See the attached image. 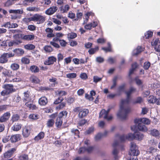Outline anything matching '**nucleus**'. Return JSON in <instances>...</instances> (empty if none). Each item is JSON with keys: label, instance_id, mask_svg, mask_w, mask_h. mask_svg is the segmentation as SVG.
Segmentation results:
<instances>
[{"label": "nucleus", "instance_id": "nucleus-30", "mask_svg": "<svg viewBox=\"0 0 160 160\" xmlns=\"http://www.w3.org/2000/svg\"><path fill=\"white\" fill-rule=\"evenodd\" d=\"M68 114L67 111L65 110H63L61 112L58 114V117L60 118H66Z\"/></svg>", "mask_w": 160, "mask_h": 160}, {"label": "nucleus", "instance_id": "nucleus-21", "mask_svg": "<svg viewBox=\"0 0 160 160\" xmlns=\"http://www.w3.org/2000/svg\"><path fill=\"white\" fill-rule=\"evenodd\" d=\"M24 97L23 99V102L30 101L31 100L30 96V94L29 92L27 91L24 93Z\"/></svg>", "mask_w": 160, "mask_h": 160}, {"label": "nucleus", "instance_id": "nucleus-12", "mask_svg": "<svg viewBox=\"0 0 160 160\" xmlns=\"http://www.w3.org/2000/svg\"><path fill=\"white\" fill-rule=\"evenodd\" d=\"M58 9L56 6L51 7L46 11L45 13L48 15H52L57 11Z\"/></svg>", "mask_w": 160, "mask_h": 160}, {"label": "nucleus", "instance_id": "nucleus-50", "mask_svg": "<svg viewBox=\"0 0 160 160\" xmlns=\"http://www.w3.org/2000/svg\"><path fill=\"white\" fill-rule=\"evenodd\" d=\"M19 118V116L16 114L13 115L12 118V120L13 122L17 121Z\"/></svg>", "mask_w": 160, "mask_h": 160}, {"label": "nucleus", "instance_id": "nucleus-7", "mask_svg": "<svg viewBox=\"0 0 160 160\" xmlns=\"http://www.w3.org/2000/svg\"><path fill=\"white\" fill-rule=\"evenodd\" d=\"M110 110V109H108L107 111L105 109H102L101 111V117H103V118L108 121L111 120L112 117V116H108V113Z\"/></svg>", "mask_w": 160, "mask_h": 160}, {"label": "nucleus", "instance_id": "nucleus-13", "mask_svg": "<svg viewBox=\"0 0 160 160\" xmlns=\"http://www.w3.org/2000/svg\"><path fill=\"white\" fill-rule=\"evenodd\" d=\"M48 102V99L45 96L42 97L39 99L38 103L41 106L46 105Z\"/></svg>", "mask_w": 160, "mask_h": 160}, {"label": "nucleus", "instance_id": "nucleus-46", "mask_svg": "<svg viewBox=\"0 0 160 160\" xmlns=\"http://www.w3.org/2000/svg\"><path fill=\"white\" fill-rule=\"evenodd\" d=\"M142 101L143 99L142 98L139 97L137 98L132 103L133 104L140 103L142 102Z\"/></svg>", "mask_w": 160, "mask_h": 160}, {"label": "nucleus", "instance_id": "nucleus-26", "mask_svg": "<svg viewBox=\"0 0 160 160\" xmlns=\"http://www.w3.org/2000/svg\"><path fill=\"white\" fill-rule=\"evenodd\" d=\"M99 50V47L95 46L94 48H90L88 51V52L90 54L92 55L95 53Z\"/></svg>", "mask_w": 160, "mask_h": 160}, {"label": "nucleus", "instance_id": "nucleus-59", "mask_svg": "<svg viewBox=\"0 0 160 160\" xmlns=\"http://www.w3.org/2000/svg\"><path fill=\"white\" fill-rule=\"evenodd\" d=\"M151 64L149 62H146L144 63L143 68L145 70H148Z\"/></svg>", "mask_w": 160, "mask_h": 160}, {"label": "nucleus", "instance_id": "nucleus-63", "mask_svg": "<svg viewBox=\"0 0 160 160\" xmlns=\"http://www.w3.org/2000/svg\"><path fill=\"white\" fill-rule=\"evenodd\" d=\"M157 149L153 147H150L149 149L148 152H149V153H153L156 152L157 151Z\"/></svg>", "mask_w": 160, "mask_h": 160}, {"label": "nucleus", "instance_id": "nucleus-9", "mask_svg": "<svg viewBox=\"0 0 160 160\" xmlns=\"http://www.w3.org/2000/svg\"><path fill=\"white\" fill-rule=\"evenodd\" d=\"M10 116L11 114L9 112H7L4 113L0 118V122H6L9 120Z\"/></svg>", "mask_w": 160, "mask_h": 160}, {"label": "nucleus", "instance_id": "nucleus-41", "mask_svg": "<svg viewBox=\"0 0 160 160\" xmlns=\"http://www.w3.org/2000/svg\"><path fill=\"white\" fill-rule=\"evenodd\" d=\"M63 98L62 97L60 96L57 98L54 101L53 103L57 105L62 102L63 101Z\"/></svg>", "mask_w": 160, "mask_h": 160}, {"label": "nucleus", "instance_id": "nucleus-52", "mask_svg": "<svg viewBox=\"0 0 160 160\" xmlns=\"http://www.w3.org/2000/svg\"><path fill=\"white\" fill-rule=\"evenodd\" d=\"M21 61L24 64H28L30 62L29 59L26 58H22Z\"/></svg>", "mask_w": 160, "mask_h": 160}, {"label": "nucleus", "instance_id": "nucleus-42", "mask_svg": "<svg viewBox=\"0 0 160 160\" xmlns=\"http://www.w3.org/2000/svg\"><path fill=\"white\" fill-rule=\"evenodd\" d=\"M71 132L75 136L78 138L79 137V131L78 129L72 128L71 129Z\"/></svg>", "mask_w": 160, "mask_h": 160}, {"label": "nucleus", "instance_id": "nucleus-38", "mask_svg": "<svg viewBox=\"0 0 160 160\" xmlns=\"http://www.w3.org/2000/svg\"><path fill=\"white\" fill-rule=\"evenodd\" d=\"M135 139L139 140H142L144 136L143 134L138 132L135 133Z\"/></svg>", "mask_w": 160, "mask_h": 160}, {"label": "nucleus", "instance_id": "nucleus-36", "mask_svg": "<svg viewBox=\"0 0 160 160\" xmlns=\"http://www.w3.org/2000/svg\"><path fill=\"white\" fill-rule=\"evenodd\" d=\"M19 65L16 63H12L10 66L11 68L13 71L17 70L19 68Z\"/></svg>", "mask_w": 160, "mask_h": 160}, {"label": "nucleus", "instance_id": "nucleus-5", "mask_svg": "<svg viewBox=\"0 0 160 160\" xmlns=\"http://www.w3.org/2000/svg\"><path fill=\"white\" fill-rule=\"evenodd\" d=\"M17 150V147L12 148L8 150L3 154L4 158H9L12 157Z\"/></svg>", "mask_w": 160, "mask_h": 160}, {"label": "nucleus", "instance_id": "nucleus-4", "mask_svg": "<svg viewBox=\"0 0 160 160\" xmlns=\"http://www.w3.org/2000/svg\"><path fill=\"white\" fill-rule=\"evenodd\" d=\"M33 21L37 22L38 24L43 23L45 20V17L39 14H35L33 16Z\"/></svg>", "mask_w": 160, "mask_h": 160}, {"label": "nucleus", "instance_id": "nucleus-44", "mask_svg": "<svg viewBox=\"0 0 160 160\" xmlns=\"http://www.w3.org/2000/svg\"><path fill=\"white\" fill-rule=\"evenodd\" d=\"M24 48L27 50H32L34 49L35 47L32 44H28L25 45L24 46Z\"/></svg>", "mask_w": 160, "mask_h": 160}, {"label": "nucleus", "instance_id": "nucleus-10", "mask_svg": "<svg viewBox=\"0 0 160 160\" xmlns=\"http://www.w3.org/2000/svg\"><path fill=\"white\" fill-rule=\"evenodd\" d=\"M56 61L57 58L56 57L53 56L49 57L48 58V59L44 62V64L48 65H50L53 64Z\"/></svg>", "mask_w": 160, "mask_h": 160}, {"label": "nucleus", "instance_id": "nucleus-47", "mask_svg": "<svg viewBox=\"0 0 160 160\" xmlns=\"http://www.w3.org/2000/svg\"><path fill=\"white\" fill-rule=\"evenodd\" d=\"M8 106V105L6 104L0 105V112L6 111Z\"/></svg>", "mask_w": 160, "mask_h": 160}, {"label": "nucleus", "instance_id": "nucleus-64", "mask_svg": "<svg viewBox=\"0 0 160 160\" xmlns=\"http://www.w3.org/2000/svg\"><path fill=\"white\" fill-rule=\"evenodd\" d=\"M92 43L88 42L84 44V47L86 49L90 48L92 47Z\"/></svg>", "mask_w": 160, "mask_h": 160}, {"label": "nucleus", "instance_id": "nucleus-54", "mask_svg": "<svg viewBox=\"0 0 160 160\" xmlns=\"http://www.w3.org/2000/svg\"><path fill=\"white\" fill-rule=\"evenodd\" d=\"M94 147L91 146L86 148V152L88 153H91L94 149Z\"/></svg>", "mask_w": 160, "mask_h": 160}, {"label": "nucleus", "instance_id": "nucleus-35", "mask_svg": "<svg viewBox=\"0 0 160 160\" xmlns=\"http://www.w3.org/2000/svg\"><path fill=\"white\" fill-rule=\"evenodd\" d=\"M57 79L53 77H52L51 78L49 79V81L50 82H52V83L51 85V86L52 87H54L56 84H57L58 83V82H57Z\"/></svg>", "mask_w": 160, "mask_h": 160}, {"label": "nucleus", "instance_id": "nucleus-20", "mask_svg": "<svg viewBox=\"0 0 160 160\" xmlns=\"http://www.w3.org/2000/svg\"><path fill=\"white\" fill-rule=\"evenodd\" d=\"M62 118H60L58 117L55 123L56 127L57 128H60L62 125Z\"/></svg>", "mask_w": 160, "mask_h": 160}, {"label": "nucleus", "instance_id": "nucleus-15", "mask_svg": "<svg viewBox=\"0 0 160 160\" xmlns=\"http://www.w3.org/2000/svg\"><path fill=\"white\" fill-rule=\"evenodd\" d=\"M45 134L44 132H40L37 136H35L34 140L37 141H38L39 140L43 139L45 136Z\"/></svg>", "mask_w": 160, "mask_h": 160}, {"label": "nucleus", "instance_id": "nucleus-2", "mask_svg": "<svg viewBox=\"0 0 160 160\" xmlns=\"http://www.w3.org/2000/svg\"><path fill=\"white\" fill-rule=\"evenodd\" d=\"M129 154L130 156H138L139 154V151L136 144L133 142L131 143V147Z\"/></svg>", "mask_w": 160, "mask_h": 160}, {"label": "nucleus", "instance_id": "nucleus-22", "mask_svg": "<svg viewBox=\"0 0 160 160\" xmlns=\"http://www.w3.org/2000/svg\"><path fill=\"white\" fill-rule=\"evenodd\" d=\"M6 54L5 53H3L0 57V63H4L8 62V59L7 58Z\"/></svg>", "mask_w": 160, "mask_h": 160}, {"label": "nucleus", "instance_id": "nucleus-61", "mask_svg": "<svg viewBox=\"0 0 160 160\" xmlns=\"http://www.w3.org/2000/svg\"><path fill=\"white\" fill-rule=\"evenodd\" d=\"M13 4L12 0H8L4 4V6L7 7H8Z\"/></svg>", "mask_w": 160, "mask_h": 160}, {"label": "nucleus", "instance_id": "nucleus-39", "mask_svg": "<svg viewBox=\"0 0 160 160\" xmlns=\"http://www.w3.org/2000/svg\"><path fill=\"white\" fill-rule=\"evenodd\" d=\"M126 138L127 139L129 140H131L135 139V133L134 134L131 133L128 134V135H126Z\"/></svg>", "mask_w": 160, "mask_h": 160}, {"label": "nucleus", "instance_id": "nucleus-24", "mask_svg": "<svg viewBox=\"0 0 160 160\" xmlns=\"http://www.w3.org/2000/svg\"><path fill=\"white\" fill-rule=\"evenodd\" d=\"M66 102H62L58 104L55 108L56 109L59 111L63 109L66 106Z\"/></svg>", "mask_w": 160, "mask_h": 160}, {"label": "nucleus", "instance_id": "nucleus-51", "mask_svg": "<svg viewBox=\"0 0 160 160\" xmlns=\"http://www.w3.org/2000/svg\"><path fill=\"white\" fill-rule=\"evenodd\" d=\"M44 50L48 52H51L53 51V49L50 46H46L44 47Z\"/></svg>", "mask_w": 160, "mask_h": 160}, {"label": "nucleus", "instance_id": "nucleus-11", "mask_svg": "<svg viewBox=\"0 0 160 160\" xmlns=\"http://www.w3.org/2000/svg\"><path fill=\"white\" fill-rule=\"evenodd\" d=\"M30 81L32 83L38 84L40 82V79L35 75L32 74L29 78Z\"/></svg>", "mask_w": 160, "mask_h": 160}, {"label": "nucleus", "instance_id": "nucleus-43", "mask_svg": "<svg viewBox=\"0 0 160 160\" xmlns=\"http://www.w3.org/2000/svg\"><path fill=\"white\" fill-rule=\"evenodd\" d=\"M140 123H142L143 124L148 125L150 124V122L149 119L146 118H143L140 119Z\"/></svg>", "mask_w": 160, "mask_h": 160}, {"label": "nucleus", "instance_id": "nucleus-40", "mask_svg": "<svg viewBox=\"0 0 160 160\" xmlns=\"http://www.w3.org/2000/svg\"><path fill=\"white\" fill-rule=\"evenodd\" d=\"M15 53L18 56L22 55L24 53V51L21 49H16L14 50Z\"/></svg>", "mask_w": 160, "mask_h": 160}, {"label": "nucleus", "instance_id": "nucleus-57", "mask_svg": "<svg viewBox=\"0 0 160 160\" xmlns=\"http://www.w3.org/2000/svg\"><path fill=\"white\" fill-rule=\"evenodd\" d=\"M108 48H102V49L104 50L106 52H110L111 51V44L109 42L108 43Z\"/></svg>", "mask_w": 160, "mask_h": 160}, {"label": "nucleus", "instance_id": "nucleus-53", "mask_svg": "<svg viewBox=\"0 0 160 160\" xmlns=\"http://www.w3.org/2000/svg\"><path fill=\"white\" fill-rule=\"evenodd\" d=\"M38 115L33 113L30 114L29 116V118L32 119H37L38 118Z\"/></svg>", "mask_w": 160, "mask_h": 160}, {"label": "nucleus", "instance_id": "nucleus-60", "mask_svg": "<svg viewBox=\"0 0 160 160\" xmlns=\"http://www.w3.org/2000/svg\"><path fill=\"white\" fill-rule=\"evenodd\" d=\"M116 137H119L120 139L122 142H124L126 139H127L126 138V135L125 136L124 135H123L119 136V135L117 134L116 135Z\"/></svg>", "mask_w": 160, "mask_h": 160}, {"label": "nucleus", "instance_id": "nucleus-25", "mask_svg": "<svg viewBox=\"0 0 160 160\" xmlns=\"http://www.w3.org/2000/svg\"><path fill=\"white\" fill-rule=\"evenodd\" d=\"M34 38V35H27L24 36L22 38L25 40L30 41L33 40Z\"/></svg>", "mask_w": 160, "mask_h": 160}, {"label": "nucleus", "instance_id": "nucleus-62", "mask_svg": "<svg viewBox=\"0 0 160 160\" xmlns=\"http://www.w3.org/2000/svg\"><path fill=\"white\" fill-rule=\"evenodd\" d=\"M59 42L61 46L63 47L66 46V44H67V42L63 39H60L59 40Z\"/></svg>", "mask_w": 160, "mask_h": 160}, {"label": "nucleus", "instance_id": "nucleus-6", "mask_svg": "<svg viewBox=\"0 0 160 160\" xmlns=\"http://www.w3.org/2000/svg\"><path fill=\"white\" fill-rule=\"evenodd\" d=\"M9 94L16 91V89L14 88V86L11 84H5L2 87Z\"/></svg>", "mask_w": 160, "mask_h": 160}, {"label": "nucleus", "instance_id": "nucleus-28", "mask_svg": "<svg viewBox=\"0 0 160 160\" xmlns=\"http://www.w3.org/2000/svg\"><path fill=\"white\" fill-rule=\"evenodd\" d=\"M153 34V33L152 32L148 31L145 33L143 38L145 39H148L152 37Z\"/></svg>", "mask_w": 160, "mask_h": 160}, {"label": "nucleus", "instance_id": "nucleus-56", "mask_svg": "<svg viewBox=\"0 0 160 160\" xmlns=\"http://www.w3.org/2000/svg\"><path fill=\"white\" fill-rule=\"evenodd\" d=\"M67 77L68 78H75L77 76V74L75 73H70L66 75Z\"/></svg>", "mask_w": 160, "mask_h": 160}, {"label": "nucleus", "instance_id": "nucleus-18", "mask_svg": "<svg viewBox=\"0 0 160 160\" xmlns=\"http://www.w3.org/2000/svg\"><path fill=\"white\" fill-rule=\"evenodd\" d=\"M30 132L27 127H25L22 129V134L24 137L27 138L30 135Z\"/></svg>", "mask_w": 160, "mask_h": 160}, {"label": "nucleus", "instance_id": "nucleus-55", "mask_svg": "<svg viewBox=\"0 0 160 160\" xmlns=\"http://www.w3.org/2000/svg\"><path fill=\"white\" fill-rule=\"evenodd\" d=\"M87 122V120L85 119H82L80 120L78 122V125L79 126H82L84 125Z\"/></svg>", "mask_w": 160, "mask_h": 160}, {"label": "nucleus", "instance_id": "nucleus-1", "mask_svg": "<svg viewBox=\"0 0 160 160\" xmlns=\"http://www.w3.org/2000/svg\"><path fill=\"white\" fill-rule=\"evenodd\" d=\"M127 95L126 99H122L121 100L120 106V110L117 114L118 116L121 120L126 119L128 116V114L130 111V108L128 107L126 108H124V105L125 104H128L130 102L131 95L125 92Z\"/></svg>", "mask_w": 160, "mask_h": 160}, {"label": "nucleus", "instance_id": "nucleus-49", "mask_svg": "<svg viewBox=\"0 0 160 160\" xmlns=\"http://www.w3.org/2000/svg\"><path fill=\"white\" fill-rule=\"evenodd\" d=\"M78 12L76 14L77 18L75 19V20L77 21L79 19H81L83 15L82 12H79V10H78Z\"/></svg>", "mask_w": 160, "mask_h": 160}, {"label": "nucleus", "instance_id": "nucleus-29", "mask_svg": "<svg viewBox=\"0 0 160 160\" xmlns=\"http://www.w3.org/2000/svg\"><path fill=\"white\" fill-rule=\"evenodd\" d=\"M70 8L69 5L67 4L64 6L61 7L60 11L62 13H65L67 12Z\"/></svg>", "mask_w": 160, "mask_h": 160}, {"label": "nucleus", "instance_id": "nucleus-23", "mask_svg": "<svg viewBox=\"0 0 160 160\" xmlns=\"http://www.w3.org/2000/svg\"><path fill=\"white\" fill-rule=\"evenodd\" d=\"M142 51H143V50L142 47L138 46L136 49L133 50L132 54L133 55L137 56Z\"/></svg>", "mask_w": 160, "mask_h": 160}, {"label": "nucleus", "instance_id": "nucleus-45", "mask_svg": "<svg viewBox=\"0 0 160 160\" xmlns=\"http://www.w3.org/2000/svg\"><path fill=\"white\" fill-rule=\"evenodd\" d=\"M13 75H11L10 76L5 78L4 82L8 83L12 82L13 80Z\"/></svg>", "mask_w": 160, "mask_h": 160}, {"label": "nucleus", "instance_id": "nucleus-37", "mask_svg": "<svg viewBox=\"0 0 160 160\" xmlns=\"http://www.w3.org/2000/svg\"><path fill=\"white\" fill-rule=\"evenodd\" d=\"M151 134L153 136L156 137L159 135V132L156 129H153L151 130Z\"/></svg>", "mask_w": 160, "mask_h": 160}, {"label": "nucleus", "instance_id": "nucleus-16", "mask_svg": "<svg viewBox=\"0 0 160 160\" xmlns=\"http://www.w3.org/2000/svg\"><path fill=\"white\" fill-rule=\"evenodd\" d=\"M137 128L138 130L144 132H146L148 130L146 126L143 123L140 122L138 124Z\"/></svg>", "mask_w": 160, "mask_h": 160}, {"label": "nucleus", "instance_id": "nucleus-14", "mask_svg": "<svg viewBox=\"0 0 160 160\" xmlns=\"http://www.w3.org/2000/svg\"><path fill=\"white\" fill-rule=\"evenodd\" d=\"M10 140L12 142H15L21 139V136L19 134L14 135L11 136Z\"/></svg>", "mask_w": 160, "mask_h": 160}, {"label": "nucleus", "instance_id": "nucleus-19", "mask_svg": "<svg viewBox=\"0 0 160 160\" xmlns=\"http://www.w3.org/2000/svg\"><path fill=\"white\" fill-rule=\"evenodd\" d=\"M45 31L48 33L47 36L48 38H52L54 37V35L53 33V30L50 28H47L45 30Z\"/></svg>", "mask_w": 160, "mask_h": 160}, {"label": "nucleus", "instance_id": "nucleus-58", "mask_svg": "<svg viewBox=\"0 0 160 160\" xmlns=\"http://www.w3.org/2000/svg\"><path fill=\"white\" fill-rule=\"evenodd\" d=\"M85 152H86V148L82 147L79 148L78 151V153L79 154H81L82 153H83Z\"/></svg>", "mask_w": 160, "mask_h": 160}, {"label": "nucleus", "instance_id": "nucleus-33", "mask_svg": "<svg viewBox=\"0 0 160 160\" xmlns=\"http://www.w3.org/2000/svg\"><path fill=\"white\" fill-rule=\"evenodd\" d=\"M2 74L5 78L9 76L12 74V72L10 70L5 69L2 72Z\"/></svg>", "mask_w": 160, "mask_h": 160}, {"label": "nucleus", "instance_id": "nucleus-8", "mask_svg": "<svg viewBox=\"0 0 160 160\" xmlns=\"http://www.w3.org/2000/svg\"><path fill=\"white\" fill-rule=\"evenodd\" d=\"M89 112L88 109L82 108L78 113V117L79 118L82 119L86 117Z\"/></svg>", "mask_w": 160, "mask_h": 160}, {"label": "nucleus", "instance_id": "nucleus-17", "mask_svg": "<svg viewBox=\"0 0 160 160\" xmlns=\"http://www.w3.org/2000/svg\"><path fill=\"white\" fill-rule=\"evenodd\" d=\"M29 70L33 73H38L39 71V68L36 65H33L31 66L29 68Z\"/></svg>", "mask_w": 160, "mask_h": 160}, {"label": "nucleus", "instance_id": "nucleus-32", "mask_svg": "<svg viewBox=\"0 0 160 160\" xmlns=\"http://www.w3.org/2000/svg\"><path fill=\"white\" fill-rule=\"evenodd\" d=\"M156 98L152 95H150L148 99V102L150 103H154L155 102Z\"/></svg>", "mask_w": 160, "mask_h": 160}, {"label": "nucleus", "instance_id": "nucleus-3", "mask_svg": "<svg viewBox=\"0 0 160 160\" xmlns=\"http://www.w3.org/2000/svg\"><path fill=\"white\" fill-rule=\"evenodd\" d=\"M10 13H13V14L11 15V17L12 19H16L17 18H20V16L18 14H22L23 13V11L22 10L17 9L12 10H9Z\"/></svg>", "mask_w": 160, "mask_h": 160}, {"label": "nucleus", "instance_id": "nucleus-31", "mask_svg": "<svg viewBox=\"0 0 160 160\" xmlns=\"http://www.w3.org/2000/svg\"><path fill=\"white\" fill-rule=\"evenodd\" d=\"M54 123V121L53 119H49L47 121L46 125L48 128L52 127H53Z\"/></svg>", "mask_w": 160, "mask_h": 160}, {"label": "nucleus", "instance_id": "nucleus-34", "mask_svg": "<svg viewBox=\"0 0 160 160\" xmlns=\"http://www.w3.org/2000/svg\"><path fill=\"white\" fill-rule=\"evenodd\" d=\"M19 160H29L28 156L27 154H22L18 157Z\"/></svg>", "mask_w": 160, "mask_h": 160}, {"label": "nucleus", "instance_id": "nucleus-27", "mask_svg": "<svg viewBox=\"0 0 160 160\" xmlns=\"http://www.w3.org/2000/svg\"><path fill=\"white\" fill-rule=\"evenodd\" d=\"M22 127L21 124L18 123H15L12 127L13 130L14 131H17L20 130Z\"/></svg>", "mask_w": 160, "mask_h": 160}, {"label": "nucleus", "instance_id": "nucleus-48", "mask_svg": "<svg viewBox=\"0 0 160 160\" xmlns=\"http://www.w3.org/2000/svg\"><path fill=\"white\" fill-rule=\"evenodd\" d=\"M77 36V34L74 32H71L68 34V38L70 39H73L75 38Z\"/></svg>", "mask_w": 160, "mask_h": 160}]
</instances>
